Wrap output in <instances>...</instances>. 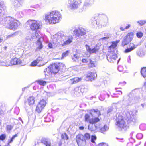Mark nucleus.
Listing matches in <instances>:
<instances>
[{
    "instance_id": "1",
    "label": "nucleus",
    "mask_w": 146,
    "mask_h": 146,
    "mask_svg": "<svg viewBox=\"0 0 146 146\" xmlns=\"http://www.w3.org/2000/svg\"><path fill=\"white\" fill-rule=\"evenodd\" d=\"M62 18V15L60 12L54 10L45 13L44 19L46 24H52L58 23Z\"/></svg>"
},
{
    "instance_id": "2",
    "label": "nucleus",
    "mask_w": 146,
    "mask_h": 146,
    "mask_svg": "<svg viewBox=\"0 0 146 146\" xmlns=\"http://www.w3.org/2000/svg\"><path fill=\"white\" fill-rule=\"evenodd\" d=\"M55 40H58L61 43L62 46L69 44L72 41L73 38L72 36H67L63 32H58L53 35Z\"/></svg>"
},
{
    "instance_id": "3",
    "label": "nucleus",
    "mask_w": 146,
    "mask_h": 146,
    "mask_svg": "<svg viewBox=\"0 0 146 146\" xmlns=\"http://www.w3.org/2000/svg\"><path fill=\"white\" fill-rule=\"evenodd\" d=\"M27 23L29 25L30 29L32 31H36L41 28V24L40 21L36 20H28Z\"/></svg>"
},
{
    "instance_id": "4",
    "label": "nucleus",
    "mask_w": 146,
    "mask_h": 146,
    "mask_svg": "<svg viewBox=\"0 0 146 146\" xmlns=\"http://www.w3.org/2000/svg\"><path fill=\"white\" fill-rule=\"evenodd\" d=\"M6 23L9 25V29L13 30H15L20 24L19 21L10 17L7 19Z\"/></svg>"
},
{
    "instance_id": "5",
    "label": "nucleus",
    "mask_w": 146,
    "mask_h": 146,
    "mask_svg": "<svg viewBox=\"0 0 146 146\" xmlns=\"http://www.w3.org/2000/svg\"><path fill=\"white\" fill-rule=\"evenodd\" d=\"M81 3L80 0H68L67 5L69 9L74 10L78 8Z\"/></svg>"
},
{
    "instance_id": "6",
    "label": "nucleus",
    "mask_w": 146,
    "mask_h": 146,
    "mask_svg": "<svg viewBox=\"0 0 146 146\" xmlns=\"http://www.w3.org/2000/svg\"><path fill=\"white\" fill-rule=\"evenodd\" d=\"M59 70V66L57 64H54L49 66L46 69L48 73L50 74H55L57 73Z\"/></svg>"
},
{
    "instance_id": "7",
    "label": "nucleus",
    "mask_w": 146,
    "mask_h": 146,
    "mask_svg": "<svg viewBox=\"0 0 146 146\" xmlns=\"http://www.w3.org/2000/svg\"><path fill=\"white\" fill-rule=\"evenodd\" d=\"M34 35H35V36H34V37L39 38L36 44L38 46L36 49V51H38L42 49L43 47L42 44V41L43 40V39L40 37L37 31L34 33Z\"/></svg>"
},
{
    "instance_id": "8",
    "label": "nucleus",
    "mask_w": 146,
    "mask_h": 146,
    "mask_svg": "<svg viewBox=\"0 0 146 146\" xmlns=\"http://www.w3.org/2000/svg\"><path fill=\"white\" fill-rule=\"evenodd\" d=\"M76 140L79 146H85L86 142L84 139V136L80 134L77 135L76 137Z\"/></svg>"
},
{
    "instance_id": "9",
    "label": "nucleus",
    "mask_w": 146,
    "mask_h": 146,
    "mask_svg": "<svg viewBox=\"0 0 146 146\" xmlns=\"http://www.w3.org/2000/svg\"><path fill=\"white\" fill-rule=\"evenodd\" d=\"M114 52V50H110L107 56V60L110 62H113L117 57V55Z\"/></svg>"
},
{
    "instance_id": "10",
    "label": "nucleus",
    "mask_w": 146,
    "mask_h": 146,
    "mask_svg": "<svg viewBox=\"0 0 146 146\" xmlns=\"http://www.w3.org/2000/svg\"><path fill=\"white\" fill-rule=\"evenodd\" d=\"M46 104V101L44 100H40L36 106V110L38 113L41 112L44 108Z\"/></svg>"
},
{
    "instance_id": "11",
    "label": "nucleus",
    "mask_w": 146,
    "mask_h": 146,
    "mask_svg": "<svg viewBox=\"0 0 146 146\" xmlns=\"http://www.w3.org/2000/svg\"><path fill=\"white\" fill-rule=\"evenodd\" d=\"M118 120L117 121L116 125L121 129H124L127 125L126 122L121 116H119Z\"/></svg>"
},
{
    "instance_id": "12",
    "label": "nucleus",
    "mask_w": 146,
    "mask_h": 146,
    "mask_svg": "<svg viewBox=\"0 0 146 146\" xmlns=\"http://www.w3.org/2000/svg\"><path fill=\"white\" fill-rule=\"evenodd\" d=\"M108 18L106 16H104L102 19H101L99 22H96V26H95L96 27H98L99 28H101L102 27V24H106L108 22Z\"/></svg>"
},
{
    "instance_id": "13",
    "label": "nucleus",
    "mask_w": 146,
    "mask_h": 146,
    "mask_svg": "<svg viewBox=\"0 0 146 146\" xmlns=\"http://www.w3.org/2000/svg\"><path fill=\"white\" fill-rule=\"evenodd\" d=\"M52 38V41L48 43V47L50 48H55L58 45V42L60 43V42L59 40H55L53 36Z\"/></svg>"
},
{
    "instance_id": "14",
    "label": "nucleus",
    "mask_w": 146,
    "mask_h": 146,
    "mask_svg": "<svg viewBox=\"0 0 146 146\" xmlns=\"http://www.w3.org/2000/svg\"><path fill=\"white\" fill-rule=\"evenodd\" d=\"M97 74L95 73L90 72L88 73L85 78L86 80L92 81L97 77Z\"/></svg>"
},
{
    "instance_id": "15",
    "label": "nucleus",
    "mask_w": 146,
    "mask_h": 146,
    "mask_svg": "<svg viewBox=\"0 0 146 146\" xmlns=\"http://www.w3.org/2000/svg\"><path fill=\"white\" fill-rule=\"evenodd\" d=\"M22 61L20 58L15 57L12 58L10 62V65H16L21 64L22 63Z\"/></svg>"
},
{
    "instance_id": "16",
    "label": "nucleus",
    "mask_w": 146,
    "mask_h": 146,
    "mask_svg": "<svg viewBox=\"0 0 146 146\" xmlns=\"http://www.w3.org/2000/svg\"><path fill=\"white\" fill-rule=\"evenodd\" d=\"M0 65L8 66L10 65V63L8 59L0 58Z\"/></svg>"
},
{
    "instance_id": "17",
    "label": "nucleus",
    "mask_w": 146,
    "mask_h": 146,
    "mask_svg": "<svg viewBox=\"0 0 146 146\" xmlns=\"http://www.w3.org/2000/svg\"><path fill=\"white\" fill-rule=\"evenodd\" d=\"M89 113L93 117L99 116L101 114L100 111L97 109L90 110Z\"/></svg>"
},
{
    "instance_id": "18",
    "label": "nucleus",
    "mask_w": 146,
    "mask_h": 146,
    "mask_svg": "<svg viewBox=\"0 0 146 146\" xmlns=\"http://www.w3.org/2000/svg\"><path fill=\"white\" fill-rule=\"evenodd\" d=\"M120 42V40H117L112 42V44L109 47V50L113 51L115 50V48L117 46V44Z\"/></svg>"
},
{
    "instance_id": "19",
    "label": "nucleus",
    "mask_w": 146,
    "mask_h": 146,
    "mask_svg": "<svg viewBox=\"0 0 146 146\" xmlns=\"http://www.w3.org/2000/svg\"><path fill=\"white\" fill-rule=\"evenodd\" d=\"M93 2L94 0H90V3H89L88 0H86L83 7V9L86 10L93 3Z\"/></svg>"
},
{
    "instance_id": "20",
    "label": "nucleus",
    "mask_w": 146,
    "mask_h": 146,
    "mask_svg": "<svg viewBox=\"0 0 146 146\" xmlns=\"http://www.w3.org/2000/svg\"><path fill=\"white\" fill-rule=\"evenodd\" d=\"M24 2V0H17V2H13V5L15 8H17L22 6Z\"/></svg>"
},
{
    "instance_id": "21",
    "label": "nucleus",
    "mask_w": 146,
    "mask_h": 146,
    "mask_svg": "<svg viewBox=\"0 0 146 146\" xmlns=\"http://www.w3.org/2000/svg\"><path fill=\"white\" fill-rule=\"evenodd\" d=\"M35 98L33 96H30L28 99L27 101L30 106L33 105L35 102Z\"/></svg>"
},
{
    "instance_id": "22",
    "label": "nucleus",
    "mask_w": 146,
    "mask_h": 146,
    "mask_svg": "<svg viewBox=\"0 0 146 146\" xmlns=\"http://www.w3.org/2000/svg\"><path fill=\"white\" fill-rule=\"evenodd\" d=\"M5 7V6L3 3L0 2V17L4 14V10Z\"/></svg>"
},
{
    "instance_id": "23",
    "label": "nucleus",
    "mask_w": 146,
    "mask_h": 146,
    "mask_svg": "<svg viewBox=\"0 0 146 146\" xmlns=\"http://www.w3.org/2000/svg\"><path fill=\"white\" fill-rule=\"evenodd\" d=\"M130 46H131L130 48H128L125 50L124 51L125 52L128 53L132 51L136 47V46H135L133 43H130Z\"/></svg>"
},
{
    "instance_id": "24",
    "label": "nucleus",
    "mask_w": 146,
    "mask_h": 146,
    "mask_svg": "<svg viewBox=\"0 0 146 146\" xmlns=\"http://www.w3.org/2000/svg\"><path fill=\"white\" fill-rule=\"evenodd\" d=\"M21 32L19 31H17L15 32L12 34H10L7 35L6 37V39H8L10 38L11 37H14L16 36L19 35V33H20Z\"/></svg>"
},
{
    "instance_id": "25",
    "label": "nucleus",
    "mask_w": 146,
    "mask_h": 146,
    "mask_svg": "<svg viewBox=\"0 0 146 146\" xmlns=\"http://www.w3.org/2000/svg\"><path fill=\"white\" fill-rule=\"evenodd\" d=\"M134 35V33L133 32L129 33L125 37L131 42L133 37Z\"/></svg>"
},
{
    "instance_id": "26",
    "label": "nucleus",
    "mask_w": 146,
    "mask_h": 146,
    "mask_svg": "<svg viewBox=\"0 0 146 146\" xmlns=\"http://www.w3.org/2000/svg\"><path fill=\"white\" fill-rule=\"evenodd\" d=\"M9 54L7 52H1L0 53L1 58L8 59Z\"/></svg>"
},
{
    "instance_id": "27",
    "label": "nucleus",
    "mask_w": 146,
    "mask_h": 146,
    "mask_svg": "<svg viewBox=\"0 0 146 146\" xmlns=\"http://www.w3.org/2000/svg\"><path fill=\"white\" fill-rule=\"evenodd\" d=\"M130 42L125 37L122 40V45L123 46H124L128 44Z\"/></svg>"
},
{
    "instance_id": "28",
    "label": "nucleus",
    "mask_w": 146,
    "mask_h": 146,
    "mask_svg": "<svg viewBox=\"0 0 146 146\" xmlns=\"http://www.w3.org/2000/svg\"><path fill=\"white\" fill-rule=\"evenodd\" d=\"M99 49V46H96L94 48L91 49V50H90V53H96L98 51Z\"/></svg>"
},
{
    "instance_id": "29",
    "label": "nucleus",
    "mask_w": 146,
    "mask_h": 146,
    "mask_svg": "<svg viewBox=\"0 0 146 146\" xmlns=\"http://www.w3.org/2000/svg\"><path fill=\"white\" fill-rule=\"evenodd\" d=\"M90 114H86L84 116L85 121L86 122H88L90 123V122L91 121V119L90 118Z\"/></svg>"
},
{
    "instance_id": "30",
    "label": "nucleus",
    "mask_w": 146,
    "mask_h": 146,
    "mask_svg": "<svg viewBox=\"0 0 146 146\" xmlns=\"http://www.w3.org/2000/svg\"><path fill=\"white\" fill-rule=\"evenodd\" d=\"M100 120L99 119L98 117H95L94 118H91V121L90 122V123L92 124H94L98 122Z\"/></svg>"
},
{
    "instance_id": "31",
    "label": "nucleus",
    "mask_w": 146,
    "mask_h": 146,
    "mask_svg": "<svg viewBox=\"0 0 146 146\" xmlns=\"http://www.w3.org/2000/svg\"><path fill=\"white\" fill-rule=\"evenodd\" d=\"M36 82L40 85L43 86H45L47 83L46 82L41 79L37 80Z\"/></svg>"
},
{
    "instance_id": "32",
    "label": "nucleus",
    "mask_w": 146,
    "mask_h": 146,
    "mask_svg": "<svg viewBox=\"0 0 146 146\" xmlns=\"http://www.w3.org/2000/svg\"><path fill=\"white\" fill-rule=\"evenodd\" d=\"M42 143L46 145V146H51V141L48 139H45L43 140Z\"/></svg>"
},
{
    "instance_id": "33",
    "label": "nucleus",
    "mask_w": 146,
    "mask_h": 146,
    "mask_svg": "<svg viewBox=\"0 0 146 146\" xmlns=\"http://www.w3.org/2000/svg\"><path fill=\"white\" fill-rule=\"evenodd\" d=\"M79 57L77 54H74L72 57V59L74 61L78 62L79 60Z\"/></svg>"
},
{
    "instance_id": "34",
    "label": "nucleus",
    "mask_w": 146,
    "mask_h": 146,
    "mask_svg": "<svg viewBox=\"0 0 146 146\" xmlns=\"http://www.w3.org/2000/svg\"><path fill=\"white\" fill-rule=\"evenodd\" d=\"M141 73L144 77H146V68L144 67L141 69Z\"/></svg>"
},
{
    "instance_id": "35",
    "label": "nucleus",
    "mask_w": 146,
    "mask_h": 146,
    "mask_svg": "<svg viewBox=\"0 0 146 146\" xmlns=\"http://www.w3.org/2000/svg\"><path fill=\"white\" fill-rule=\"evenodd\" d=\"M109 129L108 127L106 125H105L104 127L100 129L102 133H104L108 130Z\"/></svg>"
},
{
    "instance_id": "36",
    "label": "nucleus",
    "mask_w": 146,
    "mask_h": 146,
    "mask_svg": "<svg viewBox=\"0 0 146 146\" xmlns=\"http://www.w3.org/2000/svg\"><path fill=\"white\" fill-rule=\"evenodd\" d=\"M81 91L80 88L79 87H76L74 89V93L76 95H78L81 93Z\"/></svg>"
},
{
    "instance_id": "37",
    "label": "nucleus",
    "mask_w": 146,
    "mask_h": 146,
    "mask_svg": "<svg viewBox=\"0 0 146 146\" xmlns=\"http://www.w3.org/2000/svg\"><path fill=\"white\" fill-rule=\"evenodd\" d=\"M139 25L142 26L146 23V20H140L137 22Z\"/></svg>"
},
{
    "instance_id": "38",
    "label": "nucleus",
    "mask_w": 146,
    "mask_h": 146,
    "mask_svg": "<svg viewBox=\"0 0 146 146\" xmlns=\"http://www.w3.org/2000/svg\"><path fill=\"white\" fill-rule=\"evenodd\" d=\"M61 138L62 139L67 140L68 138V137L66 133H64L61 135Z\"/></svg>"
},
{
    "instance_id": "39",
    "label": "nucleus",
    "mask_w": 146,
    "mask_h": 146,
    "mask_svg": "<svg viewBox=\"0 0 146 146\" xmlns=\"http://www.w3.org/2000/svg\"><path fill=\"white\" fill-rule=\"evenodd\" d=\"M143 35V33L141 32H138L136 33V36L138 38H141Z\"/></svg>"
},
{
    "instance_id": "40",
    "label": "nucleus",
    "mask_w": 146,
    "mask_h": 146,
    "mask_svg": "<svg viewBox=\"0 0 146 146\" xmlns=\"http://www.w3.org/2000/svg\"><path fill=\"white\" fill-rule=\"evenodd\" d=\"M84 137V139H85V141H86V140H88L90 139V135L89 133H86L85 134Z\"/></svg>"
},
{
    "instance_id": "41",
    "label": "nucleus",
    "mask_w": 146,
    "mask_h": 146,
    "mask_svg": "<svg viewBox=\"0 0 146 146\" xmlns=\"http://www.w3.org/2000/svg\"><path fill=\"white\" fill-rule=\"evenodd\" d=\"M96 139V137L95 136H92L91 139V141L94 144H96L95 141Z\"/></svg>"
},
{
    "instance_id": "42",
    "label": "nucleus",
    "mask_w": 146,
    "mask_h": 146,
    "mask_svg": "<svg viewBox=\"0 0 146 146\" xmlns=\"http://www.w3.org/2000/svg\"><path fill=\"white\" fill-rule=\"evenodd\" d=\"M69 53V51H67L65 52H64L62 55V59L64 57H65L67 56Z\"/></svg>"
},
{
    "instance_id": "43",
    "label": "nucleus",
    "mask_w": 146,
    "mask_h": 146,
    "mask_svg": "<svg viewBox=\"0 0 146 146\" xmlns=\"http://www.w3.org/2000/svg\"><path fill=\"white\" fill-rule=\"evenodd\" d=\"M74 79L75 84L81 81L82 79L81 78H79L78 77H76L74 78Z\"/></svg>"
},
{
    "instance_id": "44",
    "label": "nucleus",
    "mask_w": 146,
    "mask_h": 146,
    "mask_svg": "<svg viewBox=\"0 0 146 146\" xmlns=\"http://www.w3.org/2000/svg\"><path fill=\"white\" fill-rule=\"evenodd\" d=\"M38 63L36 60H35L31 63L30 66H35L37 65Z\"/></svg>"
},
{
    "instance_id": "45",
    "label": "nucleus",
    "mask_w": 146,
    "mask_h": 146,
    "mask_svg": "<svg viewBox=\"0 0 146 146\" xmlns=\"http://www.w3.org/2000/svg\"><path fill=\"white\" fill-rule=\"evenodd\" d=\"M143 137V135L141 133H139L136 135L137 138L139 139H141Z\"/></svg>"
},
{
    "instance_id": "46",
    "label": "nucleus",
    "mask_w": 146,
    "mask_h": 146,
    "mask_svg": "<svg viewBox=\"0 0 146 146\" xmlns=\"http://www.w3.org/2000/svg\"><path fill=\"white\" fill-rule=\"evenodd\" d=\"M6 135L5 134H2L0 136V140H4L6 137Z\"/></svg>"
},
{
    "instance_id": "47",
    "label": "nucleus",
    "mask_w": 146,
    "mask_h": 146,
    "mask_svg": "<svg viewBox=\"0 0 146 146\" xmlns=\"http://www.w3.org/2000/svg\"><path fill=\"white\" fill-rule=\"evenodd\" d=\"M124 69V68L123 66H119L118 67V70L119 71L123 72Z\"/></svg>"
},
{
    "instance_id": "48",
    "label": "nucleus",
    "mask_w": 146,
    "mask_h": 146,
    "mask_svg": "<svg viewBox=\"0 0 146 146\" xmlns=\"http://www.w3.org/2000/svg\"><path fill=\"white\" fill-rule=\"evenodd\" d=\"M137 55L139 56L142 57L144 56V54L143 52H138L137 53Z\"/></svg>"
},
{
    "instance_id": "49",
    "label": "nucleus",
    "mask_w": 146,
    "mask_h": 146,
    "mask_svg": "<svg viewBox=\"0 0 146 146\" xmlns=\"http://www.w3.org/2000/svg\"><path fill=\"white\" fill-rule=\"evenodd\" d=\"M43 59L42 57H39L36 60L38 63H39Z\"/></svg>"
},
{
    "instance_id": "50",
    "label": "nucleus",
    "mask_w": 146,
    "mask_h": 146,
    "mask_svg": "<svg viewBox=\"0 0 146 146\" xmlns=\"http://www.w3.org/2000/svg\"><path fill=\"white\" fill-rule=\"evenodd\" d=\"M74 34L75 35L77 36H79V34H78V30L77 29H75L74 31Z\"/></svg>"
},
{
    "instance_id": "51",
    "label": "nucleus",
    "mask_w": 146,
    "mask_h": 146,
    "mask_svg": "<svg viewBox=\"0 0 146 146\" xmlns=\"http://www.w3.org/2000/svg\"><path fill=\"white\" fill-rule=\"evenodd\" d=\"M88 128L91 131H93L95 130L96 129V127H92V128H91L90 127V125H89L88 126Z\"/></svg>"
},
{
    "instance_id": "52",
    "label": "nucleus",
    "mask_w": 146,
    "mask_h": 146,
    "mask_svg": "<svg viewBox=\"0 0 146 146\" xmlns=\"http://www.w3.org/2000/svg\"><path fill=\"white\" fill-rule=\"evenodd\" d=\"M35 36V35H34V33H33L31 36V37H27L26 38V39H30V40H31V38L32 39H35V37H34V36Z\"/></svg>"
},
{
    "instance_id": "53",
    "label": "nucleus",
    "mask_w": 146,
    "mask_h": 146,
    "mask_svg": "<svg viewBox=\"0 0 146 146\" xmlns=\"http://www.w3.org/2000/svg\"><path fill=\"white\" fill-rule=\"evenodd\" d=\"M13 127V126L11 125H7V129L8 130H11L12 129Z\"/></svg>"
},
{
    "instance_id": "54",
    "label": "nucleus",
    "mask_w": 146,
    "mask_h": 146,
    "mask_svg": "<svg viewBox=\"0 0 146 146\" xmlns=\"http://www.w3.org/2000/svg\"><path fill=\"white\" fill-rule=\"evenodd\" d=\"M98 146H108V145L106 143H102L99 144Z\"/></svg>"
},
{
    "instance_id": "55",
    "label": "nucleus",
    "mask_w": 146,
    "mask_h": 146,
    "mask_svg": "<svg viewBox=\"0 0 146 146\" xmlns=\"http://www.w3.org/2000/svg\"><path fill=\"white\" fill-rule=\"evenodd\" d=\"M85 46L86 49L89 52H90V50H91V48H90L89 46H88V45L87 44H86L85 45Z\"/></svg>"
},
{
    "instance_id": "56",
    "label": "nucleus",
    "mask_w": 146,
    "mask_h": 146,
    "mask_svg": "<svg viewBox=\"0 0 146 146\" xmlns=\"http://www.w3.org/2000/svg\"><path fill=\"white\" fill-rule=\"evenodd\" d=\"M69 83L71 84H75L74 78L70 79L69 81Z\"/></svg>"
},
{
    "instance_id": "57",
    "label": "nucleus",
    "mask_w": 146,
    "mask_h": 146,
    "mask_svg": "<svg viewBox=\"0 0 146 146\" xmlns=\"http://www.w3.org/2000/svg\"><path fill=\"white\" fill-rule=\"evenodd\" d=\"M113 111V108H109L108 110L107 113H110L111 112Z\"/></svg>"
},
{
    "instance_id": "58",
    "label": "nucleus",
    "mask_w": 146,
    "mask_h": 146,
    "mask_svg": "<svg viewBox=\"0 0 146 146\" xmlns=\"http://www.w3.org/2000/svg\"><path fill=\"white\" fill-rule=\"evenodd\" d=\"M130 26L131 25L130 24H128L126 26L125 29H127L130 27Z\"/></svg>"
},
{
    "instance_id": "59",
    "label": "nucleus",
    "mask_w": 146,
    "mask_h": 146,
    "mask_svg": "<svg viewBox=\"0 0 146 146\" xmlns=\"http://www.w3.org/2000/svg\"><path fill=\"white\" fill-rule=\"evenodd\" d=\"M90 63L91 64V66L92 67H94V66H95L94 64V62H92V61H90Z\"/></svg>"
},
{
    "instance_id": "60",
    "label": "nucleus",
    "mask_w": 146,
    "mask_h": 146,
    "mask_svg": "<svg viewBox=\"0 0 146 146\" xmlns=\"http://www.w3.org/2000/svg\"><path fill=\"white\" fill-rule=\"evenodd\" d=\"M109 38V37L106 36V37H104L102 39L103 40H106L108 39Z\"/></svg>"
},
{
    "instance_id": "61",
    "label": "nucleus",
    "mask_w": 146,
    "mask_h": 146,
    "mask_svg": "<svg viewBox=\"0 0 146 146\" xmlns=\"http://www.w3.org/2000/svg\"><path fill=\"white\" fill-rule=\"evenodd\" d=\"M82 62H83L85 63V62H88L85 59H83L82 60Z\"/></svg>"
},
{
    "instance_id": "62",
    "label": "nucleus",
    "mask_w": 146,
    "mask_h": 146,
    "mask_svg": "<svg viewBox=\"0 0 146 146\" xmlns=\"http://www.w3.org/2000/svg\"><path fill=\"white\" fill-rule=\"evenodd\" d=\"M17 136V134L15 135H14L11 138V139L13 141L14 139L15 138V137Z\"/></svg>"
},
{
    "instance_id": "63",
    "label": "nucleus",
    "mask_w": 146,
    "mask_h": 146,
    "mask_svg": "<svg viewBox=\"0 0 146 146\" xmlns=\"http://www.w3.org/2000/svg\"><path fill=\"white\" fill-rule=\"evenodd\" d=\"M79 129L80 130H82L84 129V127L83 126H80L79 127Z\"/></svg>"
},
{
    "instance_id": "64",
    "label": "nucleus",
    "mask_w": 146,
    "mask_h": 146,
    "mask_svg": "<svg viewBox=\"0 0 146 146\" xmlns=\"http://www.w3.org/2000/svg\"><path fill=\"white\" fill-rule=\"evenodd\" d=\"M120 29L121 30H122V31H124L125 30V28H123V27H121L120 28Z\"/></svg>"
}]
</instances>
